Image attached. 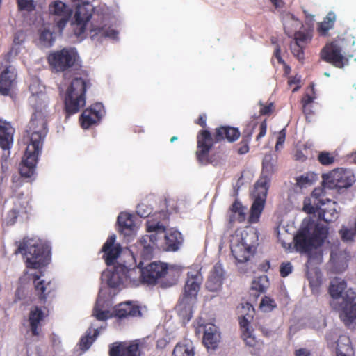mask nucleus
I'll use <instances>...</instances> for the list:
<instances>
[{"instance_id":"obj_1","label":"nucleus","mask_w":356,"mask_h":356,"mask_svg":"<svg viewBox=\"0 0 356 356\" xmlns=\"http://www.w3.org/2000/svg\"><path fill=\"white\" fill-rule=\"evenodd\" d=\"M29 88L31 93L29 103L33 109L27 130L30 134V143L26 147L19 168L21 177L24 178H31L34 175L43 140L48 132L49 97L44 92L45 88L39 81L33 80Z\"/></svg>"},{"instance_id":"obj_2","label":"nucleus","mask_w":356,"mask_h":356,"mask_svg":"<svg viewBox=\"0 0 356 356\" xmlns=\"http://www.w3.org/2000/svg\"><path fill=\"white\" fill-rule=\"evenodd\" d=\"M328 292L333 299L331 306L340 311L341 320L350 325L356 319V293L352 289H347L346 282L340 277L331 280Z\"/></svg>"},{"instance_id":"obj_3","label":"nucleus","mask_w":356,"mask_h":356,"mask_svg":"<svg viewBox=\"0 0 356 356\" xmlns=\"http://www.w3.org/2000/svg\"><path fill=\"white\" fill-rule=\"evenodd\" d=\"M328 235L326 225L313 219H305L294 236V246L297 252L311 256L314 249L320 248Z\"/></svg>"},{"instance_id":"obj_4","label":"nucleus","mask_w":356,"mask_h":356,"mask_svg":"<svg viewBox=\"0 0 356 356\" xmlns=\"http://www.w3.org/2000/svg\"><path fill=\"white\" fill-rule=\"evenodd\" d=\"M143 284L159 285L163 289L175 285L181 275V269L161 261H154L140 269Z\"/></svg>"},{"instance_id":"obj_5","label":"nucleus","mask_w":356,"mask_h":356,"mask_svg":"<svg viewBox=\"0 0 356 356\" xmlns=\"http://www.w3.org/2000/svg\"><path fill=\"white\" fill-rule=\"evenodd\" d=\"M202 282L201 268L197 266L190 268L186 273L182 293L176 306L179 315L183 319L188 321L192 318L193 307L197 301Z\"/></svg>"},{"instance_id":"obj_6","label":"nucleus","mask_w":356,"mask_h":356,"mask_svg":"<svg viewBox=\"0 0 356 356\" xmlns=\"http://www.w3.org/2000/svg\"><path fill=\"white\" fill-rule=\"evenodd\" d=\"M15 253H20L26 257L28 268L39 269L47 265L51 259V250L49 245L35 238H24L19 243Z\"/></svg>"},{"instance_id":"obj_7","label":"nucleus","mask_w":356,"mask_h":356,"mask_svg":"<svg viewBox=\"0 0 356 356\" xmlns=\"http://www.w3.org/2000/svg\"><path fill=\"white\" fill-rule=\"evenodd\" d=\"M334 204L335 202L325 197L324 189L319 187L314 188L310 197L305 200L303 211L309 214L318 213V220L328 222L337 217Z\"/></svg>"},{"instance_id":"obj_8","label":"nucleus","mask_w":356,"mask_h":356,"mask_svg":"<svg viewBox=\"0 0 356 356\" xmlns=\"http://www.w3.org/2000/svg\"><path fill=\"white\" fill-rule=\"evenodd\" d=\"M88 79L75 77L67 86L64 95V105L66 116L70 117L78 113L86 104V92L90 88Z\"/></svg>"},{"instance_id":"obj_9","label":"nucleus","mask_w":356,"mask_h":356,"mask_svg":"<svg viewBox=\"0 0 356 356\" xmlns=\"http://www.w3.org/2000/svg\"><path fill=\"white\" fill-rule=\"evenodd\" d=\"M77 58L78 54L74 49L65 47L49 52L47 59L52 72H64L74 66Z\"/></svg>"},{"instance_id":"obj_10","label":"nucleus","mask_w":356,"mask_h":356,"mask_svg":"<svg viewBox=\"0 0 356 356\" xmlns=\"http://www.w3.org/2000/svg\"><path fill=\"white\" fill-rule=\"evenodd\" d=\"M145 225L147 232H152V234L143 236L140 240V244L143 248V256L151 257L155 248V244H157L159 238L166 230V228L160 222L150 219L146 221Z\"/></svg>"},{"instance_id":"obj_11","label":"nucleus","mask_w":356,"mask_h":356,"mask_svg":"<svg viewBox=\"0 0 356 356\" xmlns=\"http://www.w3.org/2000/svg\"><path fill=\"white\" fill-rule=\"evenodd\" d=\"M324 187L330 189L347 188L355 182V177L350 170L340 168L322 176Z\"/></svg>"},{"instance_id":"obj_12","label":"nucleus","mask_w":356,"mask_h":356,"mask_svg":"<svg viewBox=\"0 0 356 356\" xmlns=\"http://www.w3.org/2000/svg\"><path fill=\"white\" fill-rule=\"evenodd\" d=\"M230 243L231 252L238 263L246 262L254 253V246L248 243L241 229H236L232 235Z\"/></svg>"},{"instance_id":"obj_13","label":"nucleus","mask_w":356,"mask_h":356,"mask_svg":"<svg viewBox=\"0 0 356 356\" xmlns=\"http://www.w3.org/2000/svg\"><path fill=\"white\" fill-rule=\"evenodd\" d=\"M215 140V133L212 136L207 129H202L197 134V150L195 152L197 160L202 165L213 163L214 160L209 156V152L213 145L217 143Z\"/></svg>"},{"instance_id":"obj_14","label":"nucleus","mask_w":356,"mask_h":356,"mask_svg":"<svg viewBox=\"0 0 356 356\" xmlns=\"http://www.w3.org/2000/svg\"><path fill=\"white\" fill-rule=\"evenodd\" d=\"M321 58L337 68H343L348 64V58L342 54V47L334 41L327 44L321 49Z\"/></svg>"},{"instance_id":"obj_15","label":"nucleus","mask_w":356,"mask_h":356,"mask_svg":"<svg viewBox=\"0 0 356 356\" xmlns=\"http://www.w3.org/2000/svg\"><path fill=\"white\" fill-rule=\"evenodd\" d=\"M109 356H141L138 340L117 341L109 345Z\"/></svg>"},{"instance_id":"obj_16","label":"nucleus","mask_w":356,"mask_h":356,"mask_svg":"<svg viewBox=\"0 0 356 356\" xmlns=\"http://www.w3.org/2000/svg\"><path fill=\"white\" fill-rule=\"evenodd\" d=\"M104 114V106L102 103L97 102L85 109L79 117L81 126L87 129L93 125L97 124Z\"/></svg>"},{"instance_id":"obj_17","label":"nucleus","mask_w":356,"mask_h":356,"mask_svg":"<svg viewBox=\"0 0 356 356\" xmlns=\"http://www.w3.org/2000/svg\"><path fill=\"white\" fill-rule=\"evenodd\" d=\"M182 242L183 237L181 232L177 230H170L167 232L165 230L159 238L155 248L165 251L175 252L179 248Z\"/></svg>"},{"instance_id":"obj_18","label":"nucleus","mask_w":356,"mask_h":356,"mask_svg":"<svg viewBox=\"0 0 356 356\" xmlns=\"http://www.w3.org/2000/svg\"><path fill=\"white\" fill-rule=\"evenodd\" d=\"M113 316L119 320H123L140 317L142 312L140 307L138 304L132 301H127L115 306L113 310Z\"/></svg>"},{"instance_id":"obj_19","label":"nucleus","mask_w":356,"mask_h":356,"mask_svg":"<svg viewBox=\"0 0 356 356\" xmlns=\"http://www.w3.org/2000/svg\"><path fill=\"white\" fill-rule=\"evenodd\" d=\"M197 332H203L202 342L208 349H216L220 341V333L216 325L213 323L199 325Z\"/></svg>"},{"instance_id":"obj_20","label":"nucleus","mask_w":356,"mask_h":356,"mask_svg":"<svg viewBox=\"0 0 356 356\" xmlns=\"http://www.w3.org/2000/svg\"><path fill=\"white\" fill-rule=\"evenodd\" d=\"M92 15V8L89 3L77 6L74 14V24L76 26L75 33L77 35H82L85 31L88 22Z\"/></svg>"},{"instance_id":"obj_21","label":"nucleus","mask_w":356,"mask_h":356,"mask_svg":"<svg viewBox=\"0 0 356 356\" xmlns=\"http://www.w3.org/2000/svg\"><path fill=\"white\" fill-rule=\"evenodd\" d=\"M49 11L51 15L58 17L54 20L57 27L62 31L72 15V10L63 2L55 1L49 5Z\"/></svg>"},{"instance_id":"obj_22","label":"nucleus","mask_w":356,"mask_h":356,"mask_svg":"<svg viewBox=\"0 0 356 356\" xmlns=\"http://www.w3.org/2000/svg\"><path fill=\"white\" fill-rule=\"evenodd\" d=\"M33 281L35 294L42 302H46L50 295L55 291L56 285L51 281L46 282L40 280V275L35 273L33 275Z\"/></svg>"},{"instance_id":"obj_23","label":"nucleus","mask_w":356,"mask_h":356,"mask_svg":"<svg viewBox=\"0 0 356 356\" xmlns=\"http://www.w3.org/2000/svg\"><path fill=\"white\" fill-rule=\"evenodd\" d=\"M49 311H43L41 307L38 306H33L29 313L28 321L29 323L30 330L33 336L38 337L40 334V327L42 322L49 315Z\"/></svg>"},{"instance_id":"obj_24","label":"nucleus","mask_w":356,"mask_h":356,"mask_svg":"<svg viewBox=\"0 0 356 356\" xmlns=\"http://www.w3.org/2000/svg\"><path fill=\"white\" fill-rule=\"evenodd\" d=\"M115 235L109 236L102 248V251L104 253L103 257L108 266L113 264L121 253L120 246L115 245Z\"/></svg>"},{"instance_id":"obj_25","label":"nucleus","mask_w":356,"mask_h":356,"mask_svg":"<svg viewBox=\"0 0 356 356\" xmlns=\"http://www.w3.org/2000/svg\"><path fill=\"white\" fill-rule=\"evenodd\" d=\"M15 131L10 122L0 119V147L2 149L9 151L11 148Z\"/></svg>"},{"instance_id":"obj_26","label":"nucleus","mask_w":356,"mask_h":356,"mask_svg":"<svg viewBox=\"0 0 356 356\" xmlns=\"http://www.w3.org/2000/svg\"><path fill=\"white\" fill-rule=\"evenodd\" d=\"M222 281L223 268L222 264L216 263L210 272L206 283V287L210 291H216L221 288Z\"/></svg>"},{"instance_id":"obj_27","label":"nucleus","mask_w":356,"mask_h":356,"mask_svg":"<svg viewBox=\"0 0 356 356\" xmlns=\"http://www.w3.org/2000/svg\"><path fill=\"white\" fill-rule=\"evenodd\" d=\"M214 131L215 140L218 143L222 140L233 143L237 140L241 136L238 128L230 126H220L216 128Z\"/></svg>"},{"instance_id":"obj_28","label":"nucleus","mask_w":356,"mask_h":356,"mask_svg":"<svg viewBox=\"0 0 356 356\" xmlns=\"http://www.w3.org/2000/svg\"><path fill=\"white\" fill-rule=\"evenodd\" d=\"M16 73L10 67H6L0 76V93L8 95L15 84Z\"/></svg>"},{"instance_id":"obj_29","label":"nucleus","mask_w":356,"mask_h":356,"mask_svg":"<svg viewBox=\"0 0 356 356\" xmlns=\"http://www.w3.org/2000/svg\"><path fill=\"white\" fill-rule=\"evenodd\" d=\"M270 178L261 175L254 184L253 196L254 200L266 202L268 191L270 186Z\"/></svg>"},{"instance_id":"obj_30","label":"nucleus","mask_w":356,"mask_h":356,"mask_svg":"<svg viewBox=\"0 0 356 356\" xmlns=\"http://www.w3.org/2000/svg\"><path fill=\"white\" fill-rule=\"evenodd\" d=\"M282 23L284 32L289 37L292 36L298 29L302 26V22L291 13H286L282 15Z\"/></svg>"},{"instance_id":"obj_31","label":"nucleus","mask_w":356,"mask_h":356,"mask_svg":"<svg viewBox=\"0 0 356 356\" xmlns=\"http://www.w3.org/2000/svg\"><path fill=\"white\" fill-rule=\"evenodd\" d=\"M124 265L118 264L115 266L114 270L111 273L108 280V284L111 288H118L120 286H124L126 283V277L124 276L123 270Z\"/></svg>"},{"instance_id":"obj_32","label":"nucleus","mask_w":356,"mask_h":356,"mask_svg":"<svg viewBox=\"0 0 356 356\" xmlns=\"http://www.w3.org/2000/svg\"><path fill=\"white\" fill-rule=\"evenodd\" d=\"M117 222L120 231L126 235L132 232L135 228L134 216L130 213H120L118 217Z\"/></svg>"},{"instance_id":"obj_33","label":"nucleus","mask_w":356,"mask_h":356,"mask_svg":"<svg viewBox=\"0 0 356 356\" xmlns=\"http://www.w3.org/2000/svg\"><path fill=\"white\" fill-rule=\"evenodd\" d=\"M140 264L137 268H129L124 265V270H123L124 276L126 277L125 286H138L140 284H143L140 278Z\"/></svg>"},{"instance_id":"obj_34","label":"nucleus","mask_w":356,"mask_h":356,"mask_svg":"<svg viewBox=\"0 0 356 356\" xmlns=\"http://www.w3.org/2000/svg\"><path fill=\"white\" fill-rule=\"evenodd\" d=\"M337 356H354L350 340L346 336H341L337 343Z\"/></svg>"},{"instance_id":"obj_35","label":"nucleus","mask_w":356,"mask_h":356,"mask_svg":"<svg viewBox=\"0 0 356 356\" xmlns=\"http://www.w3.org/2000/svg\"><path fill=\"white\" fill-rule=\"evenodd\" d=\"M245 209V207L236 199L229 208L230 211L233 213L231 220H236L238 222H244L246 218Z\"/></svg>"},{"instance_id":"obj_36","label":"nucleus","mask_w":356,"mask_h":356,"mask_svg":"<svg viewBox=\"0 0 356 356\" xmlns=\"http://www.w3.org/2000/svg\"><path fill=\"white\" fill-rule=\"evenodd\" d=\"M99 334V329L89 328L84 336H83L79 341V346L81 350H87L93 343L96 338Z\"/></svg>"},{"instance_id":"obj_37","label":"nucleus","mask_w":356,"mask_h":356,"mask_svg":"<svg viewBox=\"0 0 356 356\" xmlns=\"http://www.w3.org/2000/svg\"><path fill=\"white\" fill-rule=\"evenodd\" d=\"M277 157L272 154H266L262 161V171L261 175H266L270 178L275 170Z\"/></svg>"},{"instance_id":"obj_38","label":"nucleus","mask_w":356,"mask_h":356,"mask_svg":"<svg viewBox=\"0 0 356 356\" xmlns=\"http://www.w3.org/2000/svg\"><path fill=\"white\" fill-rule=\"evenodd\" d=\"M336 20V15L333 12H330L323 21L318 24V31L321 35H327L330 29H332Z\"/></svg>"},{"instance_id":"obj_39","label":"nucleus","mask_w":356,"mask_h":356,"mask_svg":"<svg viewBox=\"0 0 356 356\" xmlns=\"http://www.w3.org/2000/svg\"><path fill=\"white\" fill-rule=\"evenodd\" d=\"M266 202L254 200L250 208L248 222L251 224L257 223L259 220L260 216L264 209Z\"/></svg>"},{"instance_id":"obj_40","label":"nucleus","mask_w":356,"mask_h":356,"mask_svg":"<svg viewBox=\"0 0 356 356\" xmlns=\"http://www.w3.org/2000/svg\"><path fill=\"white\" fill-rule=\"evenodd\" d=\"M313 157V150L310 145L305 144L302 147L297 149L293 154L294 160L304 162L309 158Z\"/></svg>"},{"instance_id":"obj_41","label":"nucleus","mask_w":356,"mask_h":356,"mask_svg":"<svg viewBox=\"0 0 356 356\" xmlns=\"http://www.w3.org/2000/svg\"><path fill=\"white\" fill-rule=\"evenodd\" d=\"M90 32L92 33V38H94L96 35H100L101 37L104 38H111L115 39L118 34L117 31L111 28H106L104 26L93 27L90 30Z\"/></svg>"},{"instance_id":"obj_42","label":"nucleus","mask_w":356,"mask_h":356,"mask_svg":"<svg viewBox=\"0 0 356 356\" xmlns=\"http://www.w3.org/2000/svg\"><path fill=\"white\" fill-rule=\"evenodd\" d=\"M266 280V276H261L253 280L251 286V291L256 298L261 293L265 291L266 286L264 285L263 282Z\"/></svg>"},{"instance_id":"obj_43","label":"nucleus","mask_w":356,"mask_h":356,"mask_svg":"<svg viewBox=\"0 0 356 356\" xmlns=\"http://www.w3.org/2000/svg\"><path fill=\"white\" fill-rule=\"evenodd\" d=\"M241 337L243 341L245 342V344L251 348L257 350H260L261 348V344L260 342L256 339V337L252 334V331L246 332V333H243L241 334Z\"/></svg>"},{"instance_id":"obj_44","label":"nucleus","mask_w":356,"mask_h":356,"mask_svg":"<svg viewBox=\"0 0 356 356\" xmlns=\"http://www.w3.org/2000/svg\"><path fill=\"white\" fill-rule=\"evenodd\" d=\"M172 356H194V351L188 345L178 343L173 350Z\"/></svg>"},{"instance_id":"obj_45","label":"nucleus","mask_w":356,"mask_h":356,"mask_svg":"<svg viewBox=\"0 0 356 356\" xmlns=\"http://www.w3.org/2000/svg\"><path fill=\"white\" fill-rule=\"evenodd\" d=\"M294 42L306 46L312 40V35L309 31H298L294 34Z\"/></svg>"},{"instance_id":"obj_46","label":"nucleus","mask_w":356,"mask_h":356,"mask_svg":"<svg viewBox=\"0 0 356 356\" xmlns=\"http://www.w3.org/2000/svg\"><path fill=\"white\" fill-rule=\"evenodd\" d=\"M316 179V174L313 172H308L301 175L296 179V184L300 188L311 185Z\"/></svg>"},{"instance_id":"obj_47","label":"nucleus","mask_w":356,"mask_h":356,"mask_svg":"<svg viewBox=\"0 0 356 356\" xmlns=\"http://www.w3.org/2000/svg\"><path fill=\"white\" fill-rule=\"evenodd\" d=\"M40 41L44 47H51L54 41L53 33L49 30H42L40 35Z\"/></svg>"},{"instance_id":"obj_48","label":"nucleus","mask_w":356,"mask_h":356,"mask_svg":"<svg viewBox=\"0 0 356 356\" xmlns=\"http://www.w3.org/2000/svg\"><path fill=\"white\" fill-rule=\"evenodd\" d=\"M257 124L255 122L252 121V122H248L245 125L244 129L243 130L242 138L246 139L247 140L250 141Z\"/></svg>"},{"instance_id":"obj_49","label":"nucleus","mask_w":356,"mask_h":356,"mask_svg":"<svg viewBox=\"0 0 356 356\" xmlns=\"http://www.w3.org/2000/svg\"><path fill=\"white\" fill-rule=\"evenodd\" d=\"M340 234L343 241H353L354 237L356 236L355 227L354 229H348L347 227H343L340 230Z\"/></svg>"},{"instance_id":"obj_50","label":"nucleus","mask_w":356,"mask_h":356,"mask_svg":"<svg viewBox=\"0 0 356 356\" xmlns=\"http://www.w3.org/2000/svg\"><path fill=\"white\" fill-rule=\"evenodd\" d=\"M275 307H276V304H275L274 300L268 296H265L262 299V300L260 303V308L264 312H270Z\"/></svg>"},{"instance_id":"obj_51","label":"nucleus","mask_w":356,"mask_h":356,"mask_svg":"<svg viewBox=\"0 0 356 356\" xmlns=\"http://www.w3.org/2000/svg\"><path fill=\"white\" fill-rule=\"evenodd\" d=\"M318 161L323 165H329L334 163V158L327 152H321L318 156Z\"/></svg>"},{"instance_id":"obj_52","label":"nucleus","mask_w":356,"mask_h":356,"mask_svg":"<svg viewBox=\"0 0 356 356\" xmlns=\"http://www.w3.org/2000/svg\"><path fill=\"white\" fill-rule=\"evenodd\" d=\"M305 46L297 44L296 42L291 44V51L293 55L299 60L304 58V49Z\"/></svg>"},{"instance_id":"obj_53","label":"nucleus","mask_w":356,"mask_h":356,"mask_svg":"<svg viewBox=\"0 0 356 356\" xmlns=\"http://www.w3.org/2000/svg\"><path fill=\"white\" fill-rule=\"evenodd\" d=\"M20 10L33 11L35 8L34 0H17Z\"/></svg>"},{"instance_id":"obj_54","label":"nucleus","mask_w":356,"mask_h":356,"mask_svg":"<svg viewBox=\"0 0 356 356\" xmlns=\"http://www.w3.org/2000/svg\"><path fill=\"white\" fill-rule=\"evenodd\" d=\"M252 318V315L247 314L245 316H243L240 318L239 325L241 330L242 331V334L246 333V332H250L249 325L250 323V318Z\"/></svg>"},{"instance_id":"obj_55","label":"nucleus","mask_w":356,"mask_h":356,"mask_svg":"<svg viewBox=\"0 0 356 356\" xmlns=\"http://www.w3.org/2000/svg\"><path fill=\"white\" fill-rule=\"evenodd\" d=\"M8 155H9V152H8L7 155L3 154L1 156V173L3 175L1 176V179H3V177L7 175V173L8 172V169H9V163H8Z\"/></svg>"},{"instance_id":"obj_56","label":"nucleus","mask_w":356,"mask_h":356,"mask_svg":"<svg viewBox=\"0 0 356 356\" xmlns=\"http://www.w3.org/2000/svg\"><path fill=\"white\" fill-rule=\"evenodd\" d=\"M250 141L246 139H241V141L238 144L237 153L238 154H245L249 152V144Z\"/></svg>"},{"instance_id":"obj_57","label":"nucleus","mask_w":356,"mask_h":356,"mask_svg":"<svg viewBox=\"0 0 356 356\" xmlns=\"http://www.w3.org/2000/svg\"><path fill=\"white\" fill-rule=\"evenodd\" d=\"M292 268L291 263H282L280 268V275L282 277L288 276L292 272Z\"/></svg>"},{"instance_id":"obj_58","label":"nucleus","mask_w":356,"mask_h":356,"mask_svg":"<svg viewBox=\"0 0 356 356\" xmlns=\"http://www.w3.org/2000/svg\"><path fill=\"white\" fill-rule=\"evenodd\" d=\"M261 108L259 111L260 115H270L273 113L274 105L273 103H269L268 105H264L261 102L259 103Z\"/></svg>"},{"instance_id":"obj_59","label":"nucleus","mask_w":356,"mask_h":356,"mask_svg":"<svg viewBox=\"0 0 356 356\" xmlns=\"http://www.w3.org/2000/svg\"><path fill=\"white\" fill-rule=\"evenodd\" d=\"M108 311H102L95 307L94 316L99 321H105L108 318Z\"/></svg>"},{"instance_id":"obj_60","label":"nucleus","mask_w":356,"mask_h":356,"mask_svg":"<svg viewBox=\"0 0 356 356\" xmlns=\"http://www.w3.org/2000/svg\"><path fill=\"white\" fill-rule=\"evenodd\" d=\"M285 138H286V130H285V129H283L278 134L277 142L275 144V149L277 150L279 149L280 147H282L283 144L285 141Z\"/></svg>"},{"instance_id":"obj_61","label":"nucleus","mask_w":356,"mask_h":356,"mask_svg":"<svg viewBox=\"0 0 356 356\" xmlns=\"http://www.w3.org/2000/svg\"><path fill=\"white\" fill-rule=\"evenodd\" d=\"M267 131V122L266 120H264L259 125V133L256 136V140L259 141L261 138H263Z\"/></svg>"},{"instance_id":"obj_62","label":"nucleus","mask_w":356,"mask_h":356,"mask_svg":"<svg viewBox=\"0 0 356 356\" xmlns=\"http://www.w3.org/2000/svg\"><path fill=\"white\" fill-rule=\"evenodd\" d=\"M314 97H312L310 95L306 94L302 98L301 103L302 104V108L307 109V106L312 105L314 102Z\"/></svg>"},{"instance_id":"obj_63","label":"nucleus","mask_w":356,"mask_h":356,"mask_svg":"<svg viewBox=\"0 0 356 356\" xmlns=\"http://www.w3.org/2000/svg\"><path fill=\"white\" fill-rule=\"evenodd\" d=\"M195 123L202 128H205L207 127V115L205 113L200 115L199 118L195 121Z\"/></svg>"},{"instance_id":"obj_64","label":"nucleus","mask_w":356,"mask_h":356,"mask_svg":"<svg viewBox=\"0 0 356 356\" xmlns=\"http://www.w3.org/2000/svg\"><path fill=\"white\" fill-rule=\"evenodd\" d=\"M273 6L277 9L280 10L284 8L285 3L283 0H268Z\"/></svg>"}]
</instances>
